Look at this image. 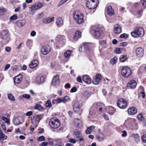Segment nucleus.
Wrapping results in <instances>:
<instances>
[{"instance_id": "f257e3e1", "label": "nucleus", "mask_w": 146, "mask_h": 146, "mask_svg": "<svg viewBox=\"0 0 146 146\" xmlns=\"http://www.w3.org/2000/svg\"><path fill=\"white\" fill-rule=\"evenodd\" d=\"M144 29L141 27H136L133 31L131 33V36L135 38L142 37L144 36Z\"/></svg>"}, {"instance_id": "f03ea898", "label": "nucleus", "mask_w": 146, "mask_h": 146, "mask_svg": "<svg viewBox=\"0 0 146 146\" xmlns=\"http://www.w3.org/2000/svg\"><path fill=\"white\" fill-rule=\"evenodd\" d=\"M1 42L3 44L7 43L10 40V35L8 30H4L1 31L0 35Z\"/></svg>"}, {"instance_id": "7ed1b4c3", "label": "nucleus", "mask_w": 146, "mask_h": 146, "mask_svg": "<svg viewBox=\"0 0 146 146\" xmlns=\"http://www.w3.org/2000/svg\"><path fill=\"white\" fill-rule=\"evenodd\" d=\"M73 17L76 22L78 24H81L84 21L83 15L79 11H76L74 12Z\"/></svg>"}, {"instance_id": "20e7f679", "label": "nucleus", "mask_w": 146, "mask_h": 146, "mask_svg": "<svg viewBox=\"0 0 146 146\" xmlns=\"http://www.w3.org/2000/svg\"><path fill=\"white\" fill-rule=\"evenodd\" d=\"M90 31L92 34L98 38L101 35L102 30L98 26L92 25L91 27Z\"/></svg>"}, {"instance_id": "39448f33", "label": "nucleus", "mask_w": 146, "mask_h": 146, "mask_svg": "<svg viewBox=\"0 0 146 146\" xmlns=\"http://www.w3.org/2000/svg\"><path fill=\"white\" fill-rule=\"evenodd\" d=\"M49 125L52 128L56 129L60 126V123L58 119L56 117H53L50 119Z\"/></svg>"}, {"instance_id": "423d86ee", "label": "nucleus", "mask_w": 146, "mask_h": 146, "mask_svg": "<svg viewBox=\"0 0 146 146\" xmlns=\"http://www.w3.org/2000/svg\"><path fill=\"white\" fill-rule=\"evenodd\" d=\"M44 6L43 3L38 2L33 5L31 7H29L30 13L32 15L34 14L36 11L42 8Z\"/></svg>"}, {"instance_id": "0eeeda50", "label": "nucleus", "mask_w": 146, "mask_h": 146, "mask_svg": "<svg viewBox=\"0 0 146 146\" xmlns=\"http://www.w3.org/2000/svg\"><path fill=\"white\" fill-rule=\"evenodd\" d=\"M105 108V106L103 103L100 102L95 103L92 107V109L94 111L101 112L102 110Z\"/></svg>"}, {"instance_id": "6e6552de", "label": "nucleus", "mask_w": 146, "mask_h": 146, "mask_svg": "<svg viewBox=\"0 0 146 146\" xmlns=\"http://www.w3.org/2000/svg\"><path fill=\"white\" fill-rule=\"evenodd\" d=\"M86 3L88 9H93L96 8L98 4V0H88Z\"/></svg>"}, {"instance_id": "1a4fd4ad", "label": "nucleus", "mask_w": 146, "mask_h": 146, "mask_svg": "<svg viewBox=\"0 0 146 146\" xmlns=\"http://www.w3.org/2000/svg\"><path fill=\"white\" fill-rule=\"evenodd\" d=\"M131 73V69L128 67H123L121 70V74L122 76L124 78H128L130 76Z\"/></svg>"}, {"instance_id": "9d476101", "label": "nucleus", "mask_w": 146, "mask_h": 146, "mask_svg": "<svg viewBox=\"0 0 146 146\" xmlns=\"http://www.w3.org/2000/svg\"><path fill=\"white\" fill-rule=\"evenodd\" d=\"M93 45L92 44L85 43H84L83 45H80L79 47V50L80 52H82L83 46H84V48L85 51L86 52H88L90 51L92 49Z\"/></svg>"}, {"instance_id": "9b49d317", "label": "nucleus", "mask_w": 146, "mask_h": 146, "mask_svg": "<svg viewBox=\"0 0 146 146\" xmlns=\"http://www.w3.org/2000/svg\"><path fill=\"white\" fill-rule=\"evenodd\" d=\"M117 104L118 107L120 109H124L127 106V103L126 100L123 98H120L117 101Z\"/></svg>"}, {"instance_id": "f8f14e48", "label": "nucleus", "mask_w": 146, "mask_h": 146, "mask_svg": "<svg viewBox=\"0 0 146 146\" xmlns=\"http://www.w3.org/2000/svg\"><path fill=\"white\" fill-rule=\"evenodd\" d=\"M73 135L74 138L78 141H83V136L81 132L78 130L76 129L74 132Z\"/></svg>"}, {"instance_id": "ddd939ff", "label": "nucleus", "mask_w": 146, "mask_h": 146, "mask_svg": "<svg viewBox=\"0 0 146 146\" xmlns=\"http://www.w3.org/2000/svg\"><path fill=\"white\" fill-rule=\"evenodd\" d=\"M42 117V115H34L31 118L32 123L35 126H36Z\"/></svg>"}, {"instance_id": "4468645a", "label": "nucleus", "mask_w": 146, "mask_h": 146, "mask_svg": "<svg viewBox=\"0 0 146 146\" xmlns=\"http://www.w3.org/2000/svg\"><path fill=\"white\" fill-rule=\"evenodd\" d=\"M125 124L127 127H130L135 124V121L133 118H128L125 121Z\"/></svg>"}, {"instance_id": "2eb2a0df", "label": "nucleus", "mask_w": 146, "mask_h": 146, "mask_svg": "<svg viewBox=\"0 0 146 146\" xmlns=\"http://www.w3.org/2000/svg\"><path fill=\"white\" fill-rule=\"evenodd\" d=\"M135 53L137 57L141 58L144 54V50L141 47L137 48L135 49Z\"/></svg>"}, {"instance_id": "dca6fc26", "label": "nucleus", "mask_w": 146, "mask_h": 146, "mask_svg": "<svg viewBox=\"0 0 146 146\" xmlns=\"http://www.w3.org/2000/svg\"><path fill=\"white\" fill-rule=\"evenodd\" d=\"M56 40L58 43L60 44L61 46H62L66 42V37L64 36L59 35L56 37Z\"/></svg>"}, {"instance_id": "f3484780", "label": "nucleus", "mask_w": 146, "mask_h": 146, "mask_svg": "<svg viewBox=\"0 0 146 146\" xmlns=\"http://www.w3.org/2000/svg\"><path fill=\"white\" fill-rule=\"evenodd\" d=\"M51 50V48L48 46H43L41 48L42 53L45 55L48 54Z\"/></svg>"}, {"instance_id": "a211bd4d", "label": "nucleus", "mask_w": 146, "mask_h": 146, "mask_svg": "<svg viewBox=\"0 0 146 146\" xmlns=\"http://www.w3.org/2000/svg\"><path fill=\"white\" fill-rule=\"evenodd\" d=\"M60 83V80L59 75H57L53 78L51 84L52 86L57 87L59 85Z\"/></svg>"}, {"instance_id": "6ab92c4d", "label": "nucleus", "mask_w": 146, "mask_h": 146, "mask_svg": "<svg viewBox=\"0 0 146 146\" xmlns=\"http://www.w3.org/2000/svg\"><path fill=\"white\" fill-rule=\"evenodd\" d=\"M73 109L74 112L80 114L82 110L80 109L79 106V104L78 102H75L73 105Z\"/></svg>"}, {"instance_id": "aec40b11", "label": "nucleus", "mask_w": 146, "mask_h": 146, "mask_svg": "<svg viewBox=\"0 0 146 146\" xmlns=\"http://www.w3.org/2000/svg\"><path fill=\"white\" fill-rule=\"evenodd\" d=\"M45 79L44 77L37 76L36 78L35 82L37 84L40 85L44 82Z\"/></svg>"}, {"instance_id": "412c9836", "label": "nucleus", "mask_w": 146, "mask_h": 146, "mask_svg": "<svg viewBox=\"0 0 146 146\" xmlns=\"http://www.w3.org/2000/svg\"><path fill=\"white\" fill-rule=\"evenodd\" d=\"M102 76L100 74H96L93 77L92 81L93 83L95 85L98 84Z\"/></svg>"}, {"instance_id": "4be33fe9", "label": "nucleus", "mask_w": 146, "mask_h": 146, "mask_svg": "<svg viewBox=\"0 0 146 146\" xmlns=\"http://www.w3.org/2000/svg\"><path fill=\"white\" fill-rule=\"evenodd\" d=\"M24 120L23 118L21 116L18 117L13 121V123L15 125H18L23 123Z\"/></svg>"}, {"instance_id": "5701e85b", "label": "nucleus", "mask_w": 146, "mask_h": 146, "mask_svg": "<svg viewBox=\"0 0 146 146\" xmlns=\"http://www.w3.org/2000/svg\"><path fill=\"white\" fill-rule=\"evenodd\" d=\"M137 112L136 108L134 107L129 108L127 110L128 114L130 115H134Z\"/></svg>"}, {"instance_id": "b1692460", "label": "nucleus", "mask_w": 146, "mask_h": 146, "mask_svg": "<svg viewBox=\"0 0 146 146\" xmlns=\"http://www.w3.org/2000/svg\"><path fill=\"white\" fill-rule=\"evenodd\" d=\"M83 81L87 84H90L91 83V80L90 77L88 75L84 76L82 77Z\"/></svg>"}, {"instance_id": "393cba45", "label": "nucleus", "mask_w": 146, "mask_h": 146, "mask_svg": "<svg viewBox=\"0 0 146 146\" xmlns=\"http://www.w3.org/2000/svg\"><path fill=\"white\" fill-rule=\"evenodd\" d=\"M114 31L116 34H119L121 31V29L118 24H116L114 26Z\"/></svg>"}, {"instance_id": "a878e982", "label": "nucleus", "mask_w": 146, "mask_h": 146, "mask_svg": "<svg viewBox=\"0 0 146 146\" xmlns=\"http://www.w3.org/2000/svg\"><path fill=\"white\" fill-rule=\"evenodd\" d=\"M137 83L134 80H132L130 81L128 83L127 86L128 87L131 88H135L136 87Z\"/></svg>"}, {"instance_id": "bb28decb", "label": "nucleus", "mask_w": 146, "mask_h": 146, "mask_svg": "<svg viewBox=\"0 0 146 146\" xmlns=\"http://www.w3.org/2000/svg\"><path fill=\"white\" fill-rule=\"evenodd\" d=\"M38 64V61L37 60L34 59L30 62L29 66L31 68H33L36 67Z\"/></svg>"}, {"instance_id": "cd10ccee", "label": "nucleus", "mask_w": 146, "mask_h": 146, "mask_svg": "<svg viewBox=\"0 0 146 146\" xmlns=\"http://www.w3.org/2000/svg\"><path fill=\"white\" fill-rule=\"evenodd\" d=\"M91 95V92L88 90L85 91L82 94V97L84 99H87Z\"/></svg>"}, {"instance_id": "c85d7f7f", "label": "nucleus", "mask_w": 146, "mask_h": 146, "mask_svg": "<svg viewBox=\"0 0 146 146\" xmlns=\"http://www.w3.org/2000/svg\"><path fill=\"white\" fill-rule=\"evenodd\" d=\"M96 137L98 140L100 142L104 140L105 136L103 133L99 132L97 135Z\"/></svg>"}, {"instance_id": "c756f323", "label": "nucleus", "mask_w": 146, "mask_h": 146, "mask_svg": "<svg viewBox=\"0 0 146 146\" xmlns=\"http://www.w3.org/2000/svg\"><path fill=\"white\" fill-rule=\"evenodd\" d=\"M56 23L57 27H60L63 25L62 19L60 17H58L56 19Z\"/></svg>"}, {"instance_id": "7c9ffc66", "label": "nucleus", "mask_w": 146, "mask_h": 146, "mask_svg": "<svg viewBox=\"0 0 146 146\" xmlns=\"http://www.w3.org/2000/svg\"><path fill=\"white\" fill-rule=\"evenodd\" d=\"M107 13L110 16H111L114 14V11L112 9V7L110 6H108L107 9Z\"/></svg>"}, {"instance_id": "2f4dec72", "label": "nucleus", "mask_w": 146, "mask_h": 146, "mask_svg": "<svg viewBox=\"0 0 146 146\" xmlns=\"http://www.w3.org/2000/svg\"><path fill=\"white\" fill-rule=\"evenodd\" d=\"M81 36V33L78 31H76L74 36L73 39L75 40H77L78 38H80Z\"/></svg>"}, {"instance_id": "473e14b6", "label": "nucleus", "mask_w": 146, "mask_h": 146, "mask_svg": "<svg viewBox=\"0 0 146 146\" xmlns=\"http://www.w3.org/2000/svg\"><path fill=\"white\" fill-rule=\"evenodd\" d=\"M74 123L75 125L78 127H81L82 124V121L78 119H74Z\"/></svg>"}, {"instance_id": "72a5a7b5", "label": "nucleus", "mask_w": 146, "mask_h": 146, "mask_svg": "<svg viewBox=\"0 0 146 146\" xmlns=\"http://www.w3.org/2000/svg\"><path fill=\"white\" fill-rule=\"evenodd\" d=\"M54 19V17H53L50 19L48 18H44L42 19V22L46 24L49 23Z\"/></svg>"}, {"instance_id": "f704fd0d", "label": "nucleus", "mask_w": 146, "mask_h": 146, "mask_svg": "<svg viewBox=\"0 0 146 146\" xmlns=\"http://www.w3.org/2000/svg\"><path fill=\"white\" fill-rule=\"evenodd\" d=\"M22 75H19L15 77L14 79V83L18 84L21 81Z\"/></svg>"}, {"instance_id": "c9c22d12", "label": "nucleus", "mask_w": 146, "mask_h": 146, "mask_svg": "<svg viewBox=\"0 0 146 146\" xmlns=\"http://www.w3.org/2000/svg\"><path fill=\"white\" fill-rule=\"evenodd\" d=\"M26 21L25 20H19L17 22V25L19 27H23L25 24Z\"/></svg>"}, {"instance_id": "e433bc0d", "label": "nucleus", "mask_w": 146, "mask_h": 146, "mask_svg": "<svg viewBox=\"0 0 146 146\" xmlns=\"http://www.w3.org/2000/svg\"><path fill=\"white\" fill-rule=\"evenodd\" d=\"M107 109L109 114L111 115H113L115 111V110L111 107L108 106Z\"/></svg>"}, {"instance_id": "4c0bfd02", "label": "nucleus", "mask_w": 146, "mask_h": 146, "mask_svg": "<svg viewBox=\"0 0 146 146\" xmlns=\"http://www.w3.org/2000/svg\"><path fill=\"white\" fill-rule=\"evenodd\" d=\"M7 136L3 133L1 129H0V140L1 141V140H4L6 139H7Z\"/></svg>"}, {"instance_id": "58836bf2", "label": "nucleus", "mask_w": 146, "mask_h": 146, "mask_svg": "<svg viewBox=\"0 0 146 146\" xmlns=\"http://www.w3.org/2000/svg\"><path fill=\"white\" fill-rule=\"evenodd\" d=\"M95 127L94 125L90 126L86 131V133L87 134H90L94 130Z\"/></svg>"}, {"instance_id": "ea45409f", "label": "nucleus", "mask_w": 146, "mask_h": 146, "mask_svg": "<svg viewBox=\"0 0 146 146\" xmlns=\"http://www.w3.org/2000/svg\"><path fill=\"white\" fill-rule=\"evenodd\" d=\"M72 52V50H67L66 51L64 54V55L65 58H69L71 55Z\"/></svg>"}, {"instance_id": "a19ab883", "label": "nucleus", "mask_w": 146, "mask_h": 146, "mask_svg": "<svg viewBox=\"0 0 146 146\" xmlns=\"http://www.w3.org/2000/svg\"><path fill=\"white\" fill-rule=\"evenodd\" d=\"M62 98L63 99V103H65L66 102H68L70 100V98L67 96H66Z\"/></svg>"}, {"instance_id": "79ce46f5", "label": "nucleus", "mask_w": 146, "mask_h": 146, "mask_svg": "<svg viewBox=\"0 0 146 146\" xmlns=\"http://www.w3.org/2000/svg\"><path fill=\"white\" fill-rule=\"evenodd\" d=\"M117 57L116 56H115L110 60V63L112 64H114L117 62Z\"/></svg>"}, {"instance_id": "37998d69", "label": "nucleus", "mask_w": 146, "mask_h": 146, "mask_svg": "<svg viewBox=\"0 0 146 146\" xmlns=\"http://www.w3.org/2000/svg\"><path fill=\"white\" fill-rule=\"evenodd\" d=\"M35 109L37 110L40 111L43 110V108H42L41 105L38 104L36 105L35 106Z\"/></svg>"}, {"instance_id": "c03bdc74", "label": "nucleus", "mask_w": 146, "mask_h": 146, "mask_svg": "<svg viewBox=\"0 0 146 146\" xmlns=\"http://www.w3.org/2000/svg\"><path fill=\"white\" fill-rule=\"evenodd\" d=\"M133 136L134 137L135 140L136 142L139 141V135L138 134H133Z\"/></svg>"}, {"instance_id": "a18cd8bd", "label": "nucleus", "mask_w": 146, "mask_h": 146, "mask_svg": "<svg viewBox=\"0 0 146 146\" xmlns=\"http://www.w3.org/2000/svg\"><path fill=\"white\" fill-rule=\"evenodd\" d=\"M139 89L142 90V91H141L140 92V95L142 97V98H144L145 96V94L144 92H143L144 90V88L143 87L140 86L139 87Z\"/></svg>"}, {"instance_id": "49530a36", "label": "nucleus", "mask_w": 146, "mask_h": 146, "mask_svg": "<svg viewBox=\"0 0 146 146\" xmlns=\"http://www.w3.org/2000/svg\"><path fill=\"white\" fill-rule=\"evenodd\" d=\"M127 57L125 55H121L120 56V60L121 62H124L127 59Z\"/></svg>"}, {"instance_id": "de8ad7c7", "label": "nucleus", "mask_w": 146, "mask_h": 146, "mask_svg": "<svg viewBox=\"0 0 146 146\" xmlns=\"http://www.w3.org/2000/svg\"><path fill=\"white\" fill-rule=\"evenodd\" d=\"M137 117L138 120L140 121H143L144 119V117L141 113L139 114Z\"/></svg>"}, {"instance_id": "09e8293b", "label": "nucleus", "mask_w": 146, "mask_h": 146, "mask_svg": "<svg viewBox=\"0 0 146 146\" xmlns=\"http://www.w3.org/2000/svg\"><path fill=\"white\" fill-rule=\"evenodd\" d=\"M8 98L10 100H13V101H14L15 100L14 97L11 94H8Z\"/></svg>"}, {"instance_id": "8fccbe9b", "label": "nucleus", "mask_w": 146, "mask_h": 146, "mask_svg": "<svg viewBox=\"0 0 146 146\" xmlns=\"http://www.w3.org/2000/svg\"><path fill=\"white\" fill-rule=\"evenodd\" d=\"M32 44V41L30 40H28L26 43L27 46L29 47V48H31V44Z\"/></svg>"}, {"instance_id": "3c124183", "label": "nucleus", "mask_w": 146, "mask_h": 146, "mask_svg": "<svg viewBox=\"0 0 146 146\" xmlns=\"http://www.w3.org/2000/svg\"><path fill=\"white\" fill-rule=\"evenodd\" d=\"M46 106L47 108H50L51 107L52 104L50 100H48L47 101L46 104Z\"/></svg>"}, {"instance_id": "603ef678", "label": "nucleus", "mask_w": 146, "mask_h": 146, "mask_svg": "<svg viewBox=\"0 0 146 146\" xmlns=\"http://www.w3.org/2000/svg\"><path fill=\"white\" fill-rule=\"evenodd\" d=\"M100 45H101L102 47H104L106 44V42L105 40H101L99 41Z\"/></svg>"}, {"instance_id": "864d4df0", "label": "nucleus", "mask_w": 146, "mask_h": 146, "mask_svg": "<svg viewBox=\"0 0 146 146\" xmlns=\"http://www.w3.org/2000/svg\"><path fill=\"white\" fill-rule=\"evenodd\" d=\"M129 36L126 33H123L121 34L120 36L121 38H128Z\"/></svg>"}, {"instance_id": "5fc2aeb1", "label": "nucleus", "mask_w": 146, "mask_h": 146, "mask_svg": "<svg viewBox=\"0 0 146 146\" xmlns=\"http://www.w3.org/2000/svg\"><path fill=\"white\" fill-rule=\"evenodd\" d=\"M2 119L6 123H7L8 124H9V121L8 119L4 116H3L2 117Z\"/></svg>"}, {"instance_id": "6e6d98bb", "label": "nucleus", "mask_w": 146, "mask_h": 146, "mask_svg": "<svg viewBox=\"0 0 146 146\" xmlns=\"http://www.w3.org/2000/svg\"><path fill=\"white\" fill-rule=\"evenodd\" d=\"M17 16L16 15H14L11 16L10 18L11 20H15L17 19Z\"/></svg>"}, {"instance_id": "4d7b16f0", "label": "nucleus", "mask_w": 146, "mask_h": 146, "mask_svg": "<svg viewBox=\"0 0 146 146\" xmlns=\"http://www.w3.org/2000/svg\"><path fill=\"white\" fill-rule=\"evenodd\" d=\"M141 3L142 5L145 7H146V0H141Z\"/></svg>"}, {"instance_id": "13d9d810", "label": "nucleus", "mask_w": 146, "mask_h": 146, "mask_svg": "<svg viewBox=\"0 0 146 146\" xmlns=\"http://www.w3.org/2000/svg\"><path fill=\"white\" fill-rule=\"evenodd\" d=\"M141 140L142 142L146 143V134H144L142 136Z\"/></svg>"}, {"instance_id": "bf43d9fd", "label": "nucleus", "mask_w": 146, "mask_h": 146, "mask_svg": "<svg viewBox=\"0 0 146 146\" xmlns=\"http://www.w3.org/2000/svg\"><path fill=\"white\" fill-rule=\"evenodd\" d=\"M77 90V89L76 88V87H74L71 89L70 90V92L71 93L74 92H76Z\"/></svg>"}, {"instance_id": "052dcab7", "label": "nucleus", "mask_w": 146, "mask_h": 146, "mask_svg": "<svg viewBox=\"0 0 146 146\" xmlns=\"http://www.w3.org/2000/svg\"><path fill=\"white\" fill-rule=\"evenodd\" d=\"M121 50L119 48H117L115 49V53L116 54H119L120 53Z\"/></svg>"}, {"instance_id": "680f3d73", "label": "nucleus", "mask_w": 146, "mask_h": 146, "mask_svg": "<svg viewBox=\"0 0 146 146\" xmlns=\"http://www.w3.org/2000/svg\"><path fill=\"white\" fill-rule=\"evenodd\" d=\"M76 139H75L73 138H71L69 140V141L72 143H76Z\"/></svg>"}, {"instance_id": "e2e57ef3", "label": "nucleus", "mask_w": 146, "mask_h": 146, "mask_svg": "<svg viewBox=\"0 0 146 146\" xmlns=\"http://www.w3.org/2000/svg\"><path fill=\"white\" fill-rule=\"evenodd\" d=\"M122 134H121V136L122 137H125L127 136V132L125 131H122Z\"/></svg>"}, {"instance_id": "0e129e2a", "label": "nucleus", "mask_w": 146, "mask_h": 146, "mask_svg": "<svg viewBox=\"0 0 146 146\" xmlns=\"http://www.w3.org/2000/svg\"><path fill=\"white\" fill-rule=\"evenodd\" d=\"M38 139L40 141H44L45 140V138L43 136H42L39 137Z\"/></svg>"}, {"instance_id": "69168bd1", "label": "nucleus", "mask_w": 146, "mask_h": 146, "mask_svg": "<svg viewBox=\"0 0 146 146\" xmlns=\"http://www.w3.org/2000/svg\"><path fill=\"white\" fill-rule=\"evenodd\" d=\"M48 145L47 142H44L42 143L40 145V146H46Z\"/></svg>"}, {"instance_id": "338daca9", "label": "nucleus", "mask_w": 146, "mask_h": 146, "mask_svg": "<svg viewBox=\"0 0 146 146\" xmlns=\"http://www.w3.org/2000/svg\"><path fill=\"white\" fill-rule=\"evenodd\" d=\"M23 97L27 99H29L30 98V96L29 95L27 94H24L23 95Z\"/></svg>"}, {"instance_id": "774afa93", "label": "nucleus", "mask_w": 146, "mask_h": 146, "mask_svg": "<svg viewBox=\"0 0 146 146\" xmlns=\"http://www.w3.org/2000/svg\"><path fill=\"white\" fill-rule=\"evenodd\" d=\"M43 16V13L42 12L39 13L37 16V18L38 19L42 18Z\"/></svg>"}]
</instances>
